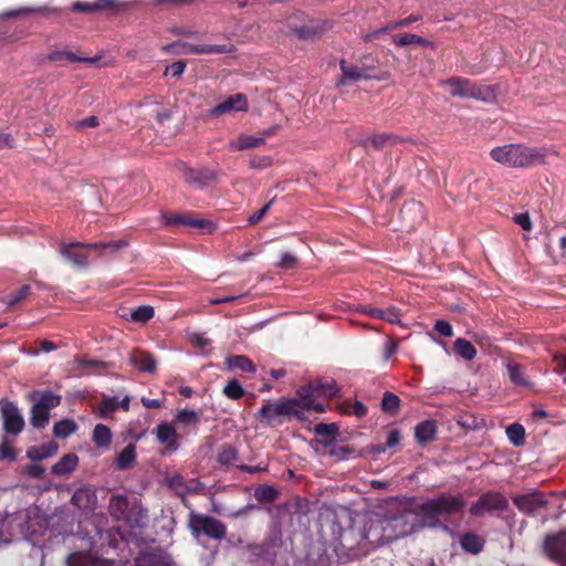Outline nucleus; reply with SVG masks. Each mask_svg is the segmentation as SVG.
<instances>
[{
  "label": "nucleus",
  "instance_id": "nucleus-1",
  "mask_svg": "<svg viewBox=\"0 0 566 566\" xmlns=\"http://www.w3.org/2000/svg\"><path fill=\"white\" fill-rule=\"evenodd\" d=\"M553 154L546 148H533L523 144H507L491 149V158L500 165L510 168H524L545 163L548 155Z\"/></svg>",
  "mask_w": 566,
  "mask_h": 566
},
{
  "label": "nucleus",
  "instance_id": "nucleus-2",
  "mask_svg": "<svg viewBox=\"0 0 566 566\" xmlns=\"http://www.w3.org/2000/svg\"><path fill=\"white\" fill-rule=\"evenodd\" d=\"M326 407L323 402L312 401L307 394H302L300 397L292 399H280L273 402L265 403L259 411L262 421L268 424L275 421L283 416H295L301 418L303 411L324 412Z\"/></svg>",
  "mask_w": 566,
  "mask_h": 566
},
{
  "label": "nucleus",
  "instance_id": "nucleus-3",
  "mask_svg": "<svg viewBox=\"0 0 566 566\" xmlns=\"http://www.w3.org/2000/svg\"><path fill=\"white\" fill-rule=\"evenodd\" d=\"M464 504V501L459 496L441 495L422 503L419 506V514L422 516L424 525L433 526L437 516L458 512Z\"/></svg>",
  "mask_w": 566,
  "mask_h": 566
},
{
  "label": "nucleus",
  "instance_id": "nucleus-4",
  "mask_svg": "<svg viewBox=\"0 0 566 566\" xmlns=\"http://www.w3.org/2000/svg\"><path fill=\"white\" fill-rule=\"evenodd\" d=\"M441 85L452 96L475 98L484 102L492 101L494 98V92L492 88L489 86L476 85L467 78L452 77L448 81L441 82Z\"/></svg>",
  "mask_w": 566,
  "mask_h": 566
},
{
  "label": "nucleus",
  "instance_id": "nucleus-5",
  "mask_svg": "<svg viewBox=\"0 0 566 566\" xmlns=\"http://www.w3.org/2000/svg\"><path fill=\"white\" fill-rule=\"evenodd\" d=\"M165 51L171 49L177 54H222L232 53V44H195L189 41H178L163 48Z\"/></svg>",
  "mask_w": 566,
  "mask_h": 566
},
{
  "label": "nucleus",
  "instance_id": "nucleus-6",
  "mask_svg": "<svg viewBox=\"0 0 566 566\" xmlns=\"http://www.w3.org/2000/svg\"><path fill=\"white\" fill-rule=\"evenodd\" d=\"M109 510L117 520H124L128 523L138 524L143 517L142 512L137 511V503L135 501L132 502L124 495L112 496Z\"/></svg>",
  "mask_w": 566,
  "mask_h": 566
},
{
  "label": "nucleus",
  "instance_id": "nucleus-7",
  "mask_svg": "<svg viewBox=\"0 0 566 566\" xmlns=\"http://www.w3.org/2000/svg\"><path fill=\"white\" fill-rule=\"evenodd\" d=\"M189 526L193 534L203 533L216 539L222 538L226 534V527L221 522L200 514L190 515Z\"/></svg>",
  "mask_w": 566,
  "mask_h": 566
},
{
  "label": "nucleus",
  "instance_id": "nucleus-8",
  "mask_svg": "<svg viewBox=\"0 0 566 566\" xmlns=\"http://www.w3.org/2000/svg\"><path fill=\"white\" fill-rule=\"evenodd\" d=\"M0 415L7 433L18 434L24 428L23 417L18 407L8 400L0 401Z\"/></svg>",
  "mask_w": 566,
  "mask_h": 566
},
{
  "label": "nucleus",
  "instance_id": "nucleus-9",
  "mask_svg": "<svg viewBox=\"0 0 566 566\" xmlns=\"http://www.w3.org/2000/svg\"><path fill=\"white\" fill-rule=\"evenodd\" d=\"M307 394L308 398L314 402H321L319 398L331 399L338 394V387L334 379H318L307 386L302 387L297 395Z\"/></svg>",
  "mask_w": 566,
  "mask_h": 566
},
{
  "label": "nucleus",
  "instance_id": "nucleus-10",
  "mask_svg": "<svg viewBox=\"0 0 566 566\" xmlns=\"http://www.w3.org/2000/svg\"><path fill=\"white\" fill-rule=\"evenodd\" d=\"M249 109L248 98L244 94L237 93L223 102L219 103L209 111V115L221 117L224 115H235L237 113H245Z\"/></svg>",
  "mask_w": 566,
  "mask_h": 566
},
{
  "label": "nucleus",
  "instance_id": "nucleus-11",
  "mask_svg": "<svg viewBox=\"0 0 566 566\" xmlns=\"http://www.w3.org/2000/svg\"><path fill=\"white\" fill-rule=\"evenodd\" d=\"M507 506V500L500 493H486L482 495L474 505L471 506L470 512L474 515H483L494 510H504Z\"/></svg>",
  "mask_w": 566,
  "mask_h": 566
},
{
  "label": "nucleus",
  "instance_id": "nucleus-12",
  "mask_svg": "<svg viewBox=\"0 0 566 566\" xmlns=\"http://www.w3.org/2000/svg\"><path fill=\"white\" fill-rule=\"evenodd\" d=\"M95 248V244L86 245L81 242H71L63 244L60 249V253L69 262L75 265H84L88 258L90 251Z\"/></svg>",
  "mask_w": 566,
  "mask_h": 566
},
{
  "label": "nucleus",
  "instance_id": "nucleus-13",
  "mask_svg": "<svg viewBox=\"0 0 566 566\" xmlns=\"http://www.w3.org/2000/svg\"><path fill=\"white\" fill-rule=\"evenodd\" d=\"M157 441L165 446L169 451H177L179 449V434L176 428L170 422L164 421L159 423L153 431Z\"/></svg>",
  "mask_w": 566,
  "mask_h": 566
},
{
  "label": "nucleus",
  "instance_id": "nucleus-14",
  "mask_svg": "<svg viewBox=\"0 0 566 566\" xmlns=\"http://www.w3.org/2000/svg\"><path fill=\"white\" fill-rule=\"evenodd\" d=\"M544 549L549 558L566 566V532L547 536Z\"/></svg>",
  "mask_w": 566,
  "mask_h": 566
},
{
  "label": "nucleus",
  "instance_id": "nucleus-15",
  "mask_svg": "<svg viewBox=\"0 0 566 566\" xmlns=\"http://www.w3.org/2000/svg\"><path fill=\"white\" fill-rule=\"evenodd\" d=\"M275 128L272 127L262 133L260 136L241 134L237 139L232 140L229 145L232 150H244L248 148H256L264 144L265 137L273 135Z\"/></svg>",
  "mask_w": 566,
  "mask_h": 566
},
{
  "label": "nucleus",
  "instance_id": "nucleus-16",
  "mask_svg": "<svg viewBox=\"0 0 566 566\" xmlns=\"http://www.w3.org/2000/svg\"><path fill=\"white\" fill-rule=\"evenodd\" d=\"M342 78L340 84H349L365 78H370L369 67H359L354 64H348L345 61H340Z\"/></svg>",
  "mask_w": 566,
  "mask_h": 566
},
{
  "label": "nucleus",
  "instance_id": "nucleus-17",
  "mask_svg": "<svg viewBox=\"0 0 566 566\" xmlns=\"http://www.w3.org/2000/svg\"><path fill=\"white\" fill-rule=\"evenodd\" d=\"M359 311L371 317L380 318L389 324L401 325V314L396 306H389L385 310L370 306H361Z\"/></svg>",
  "mask_w": 566,
  "mask_h": 566
},
{
  "label": "nucleus",
  "instance_id": "nucleus-18",
  "mask_svg": "<svg viewBox=\"0 0 566 566\" xmlns=\"http://www.w3.org/2000/svg\"><path fill=\"white\" fill-rule=\"evenodd\" d=\"M216 172L210 169H195L185 167L182 169V178L191 185L203 186L208 181L214 180Z\"/></svg>",
  "mask_w": 566,
  "mask_h": 566
},
{
  "label": "nucleus",
  "instance_id": "nucleus-19",
  "mask_svg": "<svg viewBox=\"0 0 566 566\" xmlns=\"http://www.w3.org/2000/svg\"><path fill=\"white\" fill-rule=\"evenodd\" d=\"M514 504L524 512H533L534 510L544 506L546 504V500L544 494L539 492L528 493L524 495L516 496L514 499Z\"/></svg>",
  "mask_w": 566,
  "mask_h": 566
},
{
  "label": "nucleus",
  "instance_id": "nucleus-20",
  "mask_svg": "<svg viewBox=\"0 0 566 566\" xmlns=\"http://www.w3.org/2000/svg\"><path fill=\"white\" fill-rule=\"evenodd\" d=\"M66 562L69 566H122L119 563L114 560L94 559L86 553H73L67 557Z\"/></svg>",
  "mask_w": 566,
  "mask_h": 566
},
{
  "label": "nucleus",
  "instance_id": "nucleus-21",
  "mask_svg": "<svg viewBox=\"0 0 566 566\" xmlns=\"http://www.w3.org/2000/svg\"><path fill=\"white\" fill-rule=\"evenodd\" d=\"M169 556L163 551L140 554L135 559V566H171Z\"/></svg>",
  "mask_w": 566,
  "mask_h": 566
},
{
  "label": "nucleus",
  "instance_id": "nucleus-22",
  "mask_svg": "<svg viewBox=\"0 0 566 566\" xmlns=\"http://www.w3.org/2000/svg\"><path fill=\"white\" fill-rule=\"evenodd\" d=\"M406 517L407 515H402L390 521H386V526H384V530L392 531L386 535V541H391L413 532V526L406 524Z\"/></svg>",
  "mask_w": 566,
  "mask_h": 566
},
{
  "label": "nucleus",
  "instance_id": "nucleus-23",
  "mask_svg": "<svg viewBox=\"0 0 566 566\" xmlns=\"http://www.w3.org/2000/svg\"><path fill=\"white\" fill-rule=\"evenodd\" d=\"M57 449L59 446L54 441L41 446H32L28 449L27 457L32 461H41L54 455Z\"/></svg>",
  "mask_w": 566,
  "mask_h": 566
},
{
  "label": "nucleus",
  "instance_id": "nucleus-24",
  "mask_svg": "<svg viewBox=\"0 0 566 566\" xmlns=\"http://www.w3.org/2000/svg\"><path fill=\"white\" fill-rule=\"evenodd\" d=\"M78 464V457L75 453L64 454L51 469L55 475H66L73 472Z\"/></svg>",
  "mask_w": 566,
  "mask_h": 566
},
{
  "label": "nucleus",
  "instance_id": "nucleus-25",
  "mask_svg": "<svg viewBox=\"0 0 566 566\" xmlns=\"http://www.w3.org/2000/svg\"><path fill=\"white\" fill-rule=\"evenodd\" d=\"M129 363L142 371L153 373L156 369V361L151 355L143 352H134L129 356Z\"/></svg>",
  "mask_w": 566,
  "mask_h": 566
},
{
  "label": "nucleus",
  "instance_id": "nucleus-26",
  "mask_svg": "<svg viewBox=\"0 0 566 566\" xmlns=\"http://www.w3.org/2000/svg\"><path fill=\"white\" fill-rule=\"evenodd\" d=\"M325 27L318 23H310L291 29V33L301 40H314L323 34Z\"/></svg>",
  "mask_w": 566,
  "mask_h": 566
},
{
  "label": "nucleus",
  "instance_id": "nucleus-27",
  "mask_svg": "<svg viewBox=\"0 0 566 566\" xmlns=\"http://www.w3.org/2000/svg\"><path fill=\"white\" fill-rule=\"evenodd\" d=\"M105 364L95 359L76 358L73 361L72 370L80 375H86L103 369Z\"/></svg>",
  "mask_w": 566,
  "mask_h": 566
},
{
  "label": "nucleus",
  "instance_id": "nucleus-28",
  "mask_svg": "<svg viewBox=\"0 0 566 566\" xmlns=\"http://www.w3.org/2000/svg\"><path fill=\"white\" fill-rule=\"evenodd\" d=\"M113 434L104 424H96L93 430L92 440L99 449H108L112 443Z\"/></svg>",
  "mask_w": 566,
  "mask_h": 566
},
{
  "label": "nucleus",
  "instance_id": "nucleus-29",
  "mask_svg": "<svg viewBox=\"0 0 566 566\" xmlns=\"http://www.w3.org/2000/svg\"><path fill=\"white\" fill-rule=\"evenodd\" d=\"M437 432V424L432 420H426L416 427L415 436L420 443L433 440Z\"/></svg>",
  "mask_w": 566,
  "mask_h": 566
},
{
  "label": "nucleus",
  "instance_id": "nucleus-30",
  "mask_svg": "<svg viewBox=\"0 0 566 566\" xmlns=\"http://www.w3.org/2000/svg\"><path fill=\"white\" fill-rule=\"evenodd\" d=\"M227 368L230 370L239 369L247 373H254V364L245 356H230L226 359Z\"/></svg>",
  "mask_w": 566,
  "mask_h": 566
},
{
  "label": "nucleus",
  "instance_id": "nucleus-31",
  "mask_svg": "<svg viewBox=\"0 0 566 566\" xmlns=\"http://www.w3.org/2000/svg\"><path fill=\"white\" fill-rule=\"evenodd\" d=\"M136 459V447L134 444H128L124 450H122L116 460L115 465L118 470H126L132 467Z\"/></svg>",
  "mask_w": 566,
  "mask_h": 566
},
{
  "label": "nucleus",
  "instance_id": "nucleus-32",
  "mask_svg": "<svg viewBox=\"0 0 566 566\" xmlns=\"http://www.w3.org/2000/svg\"><path fill=\"white\" fill-rule=\"evenodd\" d=\"M454 352L465 360H472L476 356L474 346L464 338H458L454 342Z\"/></svg>",
  "mask_w": 566,
  "mask_h": 566
},
{
  "label": "nucleus",
  "instance_id": "nucleus-33",
  "mask_svg": "<svg viewBox=\"0 0 566 566\" xmlns=\"http://www.w3.org/2000/svg\"><path fill=\"white\" fill-rule=\"evenodd\" d=\"M506 369L512 382L518 386H528L530 381L524 375V370L521 365L509 361L506 363Z\"/></svg>",
  "mask_w": 566,
  "mask_h": 566
},
{
  "label": "nucleus",
  "instance_id": "nucleus-34",
  "mask_svg": "<svg viewBox=\"0 0 566 566\" xmlns=\"http://www.w3.org/2000/svg\"><path fill=\"white\" fill-rule=\"evenodd\" d=\"M34 403L50 411L60 403V397L52 392L34 394Z\"/></svg>",
  "mask_w": 566,
  "mask_h": 566
},
{
  "label": "nucleus",
  "instance_id": "nucleus-35",
  "mask_svg": "<svg viewBox=\"0 0 566 566\" xmlns=\"http://www.w3.org/2000/svg\"><path fill=\"white\" fill-rule=\"evenodd\" d=\"M77 429V424L70 419L61 420L53 427V433L57 438H67L74 433Z\"/></svg>",
  "mask_w": 566,
  "mask_h": 566
},
{
  "label": "nucleus",
  "instance_id": "nucleus-36",
  "mask_svg": "<svg viewBox=\"0 0 566 566\" xmlns=\"http://www.w3.org/2000/svg\"><path fill=\"white\" fill-rule=\"evenodd\" d=\"M117 408V399L113 397L104 398L98 406L95 407L94 412L102 418H107Z\"/></svg>",
  "mask_w": 566,
  "mask_h": 566
},
{
  "label": "nucleus",
  "instance_id": "nucleus-37",
  "mask_svg": "<svg viewBox=\"0 0 566 566\" xmlns=\"http://www.w3.org/2000/svg\"><path fill=\"white\" fill-rule=\"evenodd\" d=\"M154 308L151 306H139L129 313L128 319L136 323H146L154 317Z\"/></svg>",
  "mask_w": 566,
  "mask_h": 566
},
{
  "label": "nucleus",
  "instance_id": "nucleus-38",
  "mask_svg": "<svg viewBox=\"0 0 566 566\" xmlns=\"http://www.w3.org/2000/svg\"><path fill=\"white\" fill-rule=\"evenodd\" d=\"M49 422V410L39 407L38 405H33L32 407V416H31V424L35 428H43Z\"/></svg>",
  "mask_w": 566,
  "mask_h": 566
},
{
  "label": "nucleus",
  "instance_id": "nucleus-39",
  "mask_svg": "<svg viewBox=\"0 0 566 566\" xmlns=\"http://www.w3.org/2000/svg\"><path fill=\"white\" fill-rule=\"evenodd\" d=\"M506 436L514 446L518 447L524 443L525 430L523 426L513 423L506 428Z\"/></svg>",
  "mask_w": 566,
  "mask_h": 566
},
{
  "label": "nucleus",
  "instance_id": "nucleus-40",
  "mask_svg": "<svg viewBox=\"0 0 566 566\" xmlns=\"http://www.w3.org/2000/svg\"><path fill=\"white\" fill-rule=\"evenodd\" d=\"M189 340L201 354H209L211 352V340L205 335L192 333L189 335Z\"/></svg>",
  "mask_w": 566,
  "mask_h": 566
},
{
  "label": "nucleus",
  "instance_id": "nucleus-41",
  "mask_svg": "<svg viewBox=\"0 0 566 566\" xmlns=\"http://www.w3.org/2000/svg\"><path fill=\"white\" fill-rule=\"evenodd\" d=\"M176 420L184 427L196 426L199 415L195 410L181 409L177 411Z\"/></svg>",
  "mask_w": 566,
  "mask_h": 566
},
{
  "label": "nucleus",
  "instance_id": "nucleus-42",
  "mask_svg": "<svg viewBox=\"0 0 566 566\" xmlns=\"http://www.w3.org/2000/svg\"><path fill=\"white\" fill-rule=\"evenodd\" d=\"M461 546L467 552L476 554L482 548V543L476 535L465 534L461 539Z\"/></svg>",
  "mask_w": 566,
  "mask_h": 566
},
{
  "label": "nucleus",
  "instance_id": "nucleus-43",
  "mask_svg": "<svg viewBox=\"0 0 566 566\" xmlns=\"http://www.w3.org/2000/svg\"><path fill=\"white\" fill-rule=\"evenodd\" d=\"M30 292L29 285H22L17 291L9 293L4 296V303L8 305H15L17 303L24 300Z\"/></svg>",
  "mask_w": 566,
  "mask_h": 566
},
{
  "label": "nucleus",
  "instance_id": "nucleus-44",
  "mask_svg": "<svg viewBox=\"0 0 566 566\" xmlns=\"http://www.w3.org/2000/svg\"><path fill=\"white\" fill-rule=\"evenodd\" d=\"M400 399L392 392H385L381 401L382 409L387 412L395 413L399 408Z\"/></svg>",
  "mask_w": 566,
  "mask_h": 566
},
{
  "label": "nucleus",
  "instance_id": "nucleus-45",
  "mask_svg": "<svg viewBox=\"0 0 566 566\" xmlns=\"http://www.w3.org/2000/svg\"><path fill=\"white\" fill-rule=\"evenodd\" d=\"M394 42L400 46L407 45V44H426L427 43V41L423 38L416 35V34H411V33H405L402 35L395 36Z\"/></svg>",
  "mask_w": 566,
  "mask_h": 566
},
{
  "label": "nucleus",
  "instance_id": "nucleus-46",
  "mask_svg": "<svg viewBox=\"0 0 566 566\" xmlns=\"http://www.w3.org/2000/svg\"><path fill=\"white\" fill-rule=\"evenodd\" d=\"M186 226L201 229L208 233H211L216 229L214 223L208 219H195V218H190L188 216H187Z\"/></svg>",
  "mask_w": 566,
  "mask_h": 566
},
{
  "label": "nucleus",
  "instance_id": "nucleus-47",
  "mask_svg": "<svg viewBox=\"0 0 566 566\" xmlns=\"http://www.w3.org/2000/svg\"><path fill=\"white\" fill-rule=\"evenodd\" d=\"M243 392L244 390L238 380L229 381L223 388V394L230 399H239Z\"/></svg>",
  "mask_w": 566,
  "mask_h": 566
},
{
  "label": "nucleus",
  "instance_id": "nucleus-48",
  "mask_svg": "<svg viewBox=\"0 0 566 566\" xmlns=\"http://www.w3.org/2000/svg\"><path fill=\"white\" fill-rule=\"evenodd\" d=\"M62 55H65L70 61L72 62H86V63H95L97 61V57H81L77 55H74L72 53H62V52H55L49 55L50 60H59Z\"/></svg>",
  "mask_w": 566,
  "mask_h": 566
},
{
  "label": "nucleus",
  "instance_id": "nucleus-49",
  "mask_svg": "<svg viewBox=\"0 0 566 566\" xmlns=\"http://www.w3.org/2000/svg\"><path fill=\"white\" fill-rule=\"evenodd\" d=\"M338 427L335 423H318L315 427V432L318 436L335 437L337 434Z\"/></svg>",
  "mask_w": 566,
  "mask_h": 566
},
{
  "label": "nucleus",
  "instance_id": "nucleus-50",
  "mask_svg": "<svg viewBox=\"0 0 566 566\" xmlns=\"http://www.w3.org/2000/svg\"><path fill=\"white\" fill-rule=\"evenodd\" d=\"M458 423L467 429L476 430L480 429L483 424V420H479L478 418L470 416V417H460L458 420Z\"/></svg>",
  "mask_w": 566,
  "mask_h": 566
},
{
  "label": "nucleus",
  "instance_id": "nucleus-51",
  "mask_svg": "<svg viewBox=\"0 0 566 566\" xmlns=\"http://www.w3.org/2000/svg\"><path fill=\"white\" fill-rule=\"evenodd\" d=\"M167 484L177 493L182 494L186 488L184 486V479L180 474H172L166 479Z\"/></svg>",
  "mask_w": 566,
  "mask_h": 566
},
{
  "label": "nucleus",
  "instance_id": "nucleus-52",
  "mask_svg": "<svg viewBox=\"0 0 566 566\" xmlns=\"http://www.w3.org/2000/svg\"><path fill=\"white\" fill-rule=\"evenodd\" d=\"M255 495L259 500L273 501L275 499L276 491L269 485H262L256 489Z\"/></svg>",
  "mask_w": 566,
  "mask_h": 566
},
{
  "label": "nucleus",
  "instance_id": "nucleus-53",
  "mask_svg": "<svg viewBox=\"0 0 566 566\" xmlns=\"http://www.w3.org/2000/svg\"><path fill=\"white\" fill-rule=\"evenodd\" d=\"M434 329L442 336L451 337L453 335V328L449 322L439 319L434 324Z\"/></svg>",
  "mask_w": 566,
  "mask_h": 566
},
{
  "label": "nucleus",
  "instance_id": "nucleus-54",
  "mask_svg": "<svg viewBox=\"0 0 566 566\" xmlns=\"http://www.w3.org/2000/svg\"><path fill=\"white\" fill-rule=\"evenodd\" d=\"M0 459L15 460V453L8 440H3L0 443Z\"/></svg>",
  "mask_w": 566,
  "mask_h": 566
},
{
  "label": "nucleus",
  "instance_id": "nucleus-55",
  "mask_svg": "<svg viewBox=\"0 0 566 566\" xmlns=\"http://www.w3.org/2000/svg\"><path fill=\"white\" fill-rule=\"evenodd\" d=\"M186 69V64L182 61H177L166 67V74L174 77L180 76Z\"/></svg>",
  "mask_w": 566,
  "mask_h": 566
},
{
  "label": "nucleus",
  "instance_id": "nucleus-56",
  "mask_svg": "<svg viewBox=\"0 0 566 566\" xmlns=\"http://www.w3.org/2000/svg\"><path fill=\"white\" fill-rule=\"evenodd\" d=\"M91 496V492L90 490H86V489H80L77 490L73 496H72V502L73 504H75L76 506H82V502L83 500H87L88 497Z\"/></svg>",
  "mask_w": 566,
  "mask_h": 566
},
{
  "label": "nucleus",
  "instance_id": "nucleus-57",
  "mask_svg": "<svg viewBox=\"0 0 566 566\" xmlns=\"http://www.w3.org/2000/svg\"><path fill=\"white\" fill-rule=\"evenodd\" d=\"M161 218L167 224H186L187 216L182 214H163Z\"/></svg>",
  "mask_w": 566,
  "mask_h": 566
},
{
  "label": "nucleus",
  "instance_id": "nucleus-58",
  "mask_svg": "<svg viewBox=\"0 0 566 566\" xmlns=\"http://www.w3.org/2000/svg\"><path fill=\"white\" fill-rule=\"evenodd\" d=\"M514 221L521 226L524 230L532 229V222L528 213H518L514 217Z\"/></svg>",
  "mask_w": 566,
  "mask_h": 566
},
{
  "label": "nucleus",
  "instance_id": "nucleus-59",
  "mask_svg": "<svg viewBox=\"0 0 566 566\" xmlns=\"http://www.w3.org/2000/svg\"><path fill=\"white\" fill-rule=\"evenodd\" d=\"M270 206H271V201L268 202L264 207H262L260 210H258L256 212H254L249 219V223L250 224H255L258 223L264 216L265 213L268 212V210L270 209Z\"/></svg>",
  "mask_w": 566,
  "mask_h": 566
},
{
  "label": "nucleus",
  "instance_id": "nucleus-60",
  "mask_svg": "<svg viewBox=\"0 0 566 566\" xmlns=\"http://www.w3.org/2000/svg\"><path fill=\"white\" fill-rule=\"evenodd\" d=\"M296 264V258L291 253H283L281 256L280 265L285 269L294 268Z\"/></svg>",
  "mask_w": 566,
  "mask_h": 566
},
{
  "label": "nucleus",
  "instance_id": "nucleus-61",
  "mask_svg": "<svg viewBox=\"0 0 566 566\" xmlns=\"http://www.w3.org/2000/svg\"><path fill=\"white\" fill-rule=\"evenodd\" d=\"M25 472L32 478H41L44 473V469L41 465L31 464L27 467Z\"/></svg>",
  "mask_w": 566,
  "mask_h": 566
},
{
  "label": "nucleus",
  "instance_id": "nucleus-62",
  "mask_svg": "<svg viewBox=\"0 0 566 566\" xmlns=\"http://www.w3.org/2000/svg\"><path fill=\"white\" fill-rule=\"evenodd\" d=\"M400 442V433L398 430H391L387 437V447L394 448Z\"/></svg>",
  "mask_w": 566,
  "mask_h": 566
},
{
  "label": "nucleus",
  "instance_id": "nucleus-63",
  "mask_svg": "<svg viewBox=\"0 0 566 566\" xmlns=\"http://www.w3.org/2000/svg\"><path fill=\"white\" fill-rule=\"evenodd\" d=\"M32 10L29 9V8H21L19 10H13V11H7V12H3L0 14V19L2 18H11V17H18V15H21V14H25V13H29L31 12Z\"/></svg>",
  "mask_w": 566,
  "mask_h": 566
},
{
  "label": "nucleus",
  "instance_id": "nucleus-64",
  "mask_svg": "<svg viewBox=\"0 0 566 566\" xmlns=\"http://www.w3.org/2000/svg\"><path fill=\"white\" fill-rule=\"evenodd\" d=\"M367 412L365 405L360 401L353 403V413L357 417H364Z\"/></svg>",
  "mask_w": 566,
  "mask_h": 566
}]
</instances>
